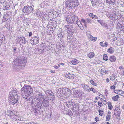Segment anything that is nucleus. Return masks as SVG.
Here are the masks:
<instances>
[{
  "mask_svg": "<svg viewBox=\"0 0 124 124\" xmlns=\"http://www.w3.org/2000/svg\"><path fill=\"white\" fill-rule=\"evenodd\" d=\"M33 89L28 86L25 85L22 88L21 93L22 96L27 101L30 99V95L32 92Z\"/></svg>",
  "mask_w": 124,
  "mask_h": 124,
  "instance_id": "f257e3e1",
  "label": "nucleus"
},
{
  "mask_svg": "<svg viewBox=\"0 0 124 124\" xmlns=\"http://www.w3.org/2000/svg\"><path fill=\"white\" fill-rule=\"evenodd\" d=\"M10 103L11 105H14L18 101L17 93L16 90H12L10 93Z\"/></svg>",
  "mask_w": 124,
  "mask_h": 124,
  "instance_id": "f03ea898",
  "label": "nucleus"
},
{
  "mask_svg": "<svg viewBox=\"0 0 124 124\" xmlns=\"http://www.w3.org/2000/svg\"><path fill=\"white\" fill-rule=\"evenodd\" d=\"M78 0H68L66 2V5L70 8H73L77 6L78 5Z\"/></svg>",
  "mask_w": 124,
  "mask_h": 124,
  "instance_id": "7ed1b4c3",
  "label": "nucleus"
},
{
  "mask_svg": "<svg viewBox=\"0 0 124 124\" xmlns=\"http://www.w3.org/2000/svg\"><path fill=\"white\" fill-rule=\"evenodd\" d=\"M62 96L64 99H67L69 98L71 94V90L67 88H64L62 90Z\"/></svg>",
  "mask_w": 124,
  "mask_h": 124,
  "instance_id": "20e7f679",
  "label": "nucleus"
},
{
  "mask_svg": "<svg viewBox=\"0 0 124 124\" xmlns=\"http://www.w3.org/2000/svg\"><path fill=\"white\" fill-rule=\"evenodd\" d=\"M34 6L32 5L30 6L27 5L25 6L23 8V11L26 14H28L33 11Z\"/></svg>",
  "mask_w": 124,
  "mask_h": 124,
  "instance_id": "39448f33",
  "label": "nucleus"
},
{
  "mask_svg": "<svg viewBox=\"0 0 124 124\" xmlns=\"http://www.w3.org/2000/svg\"><path fill=\"white\" fill-rule=\"evenodd\" d=\"M39 39L38 37L35 36L32 37L30 40L31 44L32 45H35L39 43Z\"/></svg>",
  "mask_w": 124,
  "mask_h": 124,
  "instance_id": "423d86ee",
  "label": "nucleus"
},
{
  "mask_svg": "<svg viewBox=\"0 0 124 124\" xmlns=\"http://www.w3.org/2000/svg\"><path fill=\"white\" fill-rule=\"evenodd\" d=\"M26 58L24 56H20L15 59L13 62H25L27 61Z\"/></svg>",
  "mask_w": 124,
  "mask_h": 124,
  "instance_id": "0eeeda50",
  "label": "nucleus"
},
{
  "mask_svg": "<svg viewBox=\"0 0 124 124\" xmlns=\"http://www.w3.org/2000/svg\"><path fill=\"white\" fill-rule=\"evenodd\" d=\"M121 111L120 108L118 107H116L114 110V115L117 117H120Z\"/></svg>",
  "mask_w": 124,
  "mask_h": 124,
  "instance_id": "6e6552de",
  "label": "nucleus"
},
{
  "mask_svg": "<svg viewBox=\"0 0 124 124\" xmlns=\"http://www.w3.org/2000/svg\"><path fill=\"white\" fill-rule=\"evenodd\" d=\"M67 28V31H69L72 32H74V26L72 25L69 24L66 25L64 26Z\"/></svg>",
  "mask_w": 124,
  "mask_h": 124,
  "instance_id": "1a4fd4ad",
  "label": "nucleus"
},
{
  "mask_svg": "<svg viewBox=\"0 0 124 124\" xmlns=\"http://www.w3.org/2000/svg\"><path fill=\"white\" fill-rule=\"evenodd\" d=\"M74 94L77 97L79 98L81 97L82 95V91L81 90L76 91L74 92Z\"/></svg>",
  "mask_w": 124,
  "mask_h": 124,
  "instance_id": "9d476101",
  "label": "nucleus"
},
{
  "mask_svg": "<svg viewBox=\"0 0 124 124\" xmlns=\"http://www.w3.org/2000/svg\"><path fill=\"white\" fill-rule=\"evenodd\" d=\"M17 112L13 110H10L8 111V115L10 116H14L17 115Z\"/></svg>",
  "mask_w": 124,
  "mask_h": 124,
  "instance_id": "9b49d317",
  "label": "nucleus"
},
{
  "mask_svg": "<svg viewBox=\"0 0 124 124\" xmlns=\"http://www.w3.org/2000/svg\"><path fill=\"white\" fill-rule=\"evenodd\" d=\"M56 22L55 21L51 20H50L47 26H49V25L53 26L54 27H56Z\"/></svg>",
  "mask_w": 124,
  "mask_h": 124,
  "instance_id": "f8f14e48",
  "label": "nucleus"
},
{
  "mask_svg": "<svg viewBox=\"0 0 124 124\" xmlns=\"http://www.w3.org/2000/svg\"><path fill=\"white\" fill-rule=\"evenodd\" d=\"M114 15H113V18H114L115 19L117 20L120 19V16L118 11L115 12H114Z\"/></svg>",
  "mask_w": 124,
  "mask_h": 124,
  "instance_id": "ddd939ff",
  "label": "nucleus"
},
{
  "mask_svg": "<svg viewBox=\"0 0 124 124\" xmlns=\"http://www.w3.org/2000/svg\"><path fill=\"white\" fill-rule=\"evenodd\" d=\"M72 18V15L67 16L66 18V20L67 22L69 23L73 24V22Z\"/></svg>",
  "mask_w": 124,
  "mask_h": 124,
  "instance_id": "4468645a",
  "label": "nucleus"
},
{
  "mask_svg": "<svg viewBox=\"0 0 124 124\" xmlns=\"http://www.w3.org/2000/svg\"><path fill=\"white\" fill-rule=\"evenodd\" d=\"M72 18L73 22V24H76L78 25V18L76 16L72 15Z\"/></svg>",
  "mask_w": 124,
  "mask_h": 124,
  "instance_id": "2eb2a0df",
  "label": "nucleus"
},
{
  "mask_svg": "<svg viewBox=\"0 0 124 124\" xmlns=\"http://www.w3.org/2000/svg\"><path fill=\"white\" fill-rule=\"evenodd\" d=\"M56 49L58 51H62L64 49V48L63 45H56Z\"/></svg>",
  "mask_w": 124,
  "mask_h": 124,
  "instance_id": "dca6fc26",
  "label": "nucleus"
},
{
  "mask_svg": "<svg viewBox=\"0 0 124 124\" xmlns=\"http://www.w3.org/2000/svg\"><path fill=\"white\" fill-rule=\"evenodd\" d=\"M17 40L19 42L22 41V43H24L27 42V41L25 39V38L23 36L18 37L17 38Z\"/></svg>",
  "mask_w": 124,
  "mask_h": 124,
  "instance_id": "f3484780",
  "label": "nucleus"
},
{
  "mask_svg": "<svg viewBox=\"0 0 124 124\" xmlns=\"http://www.w3.org/2000/svg\"><path fill=\"white\" fill-rule=\"evenodd\" d=\"M83 89L85 91H86L88 92H89L91 91L90 88L88 85H84Z\"/></svg>",
  "mask_w": 124,
  "mask_h": 124,
  "instance_id": "a211bd4d",
  "label": "nucleus"
},
{
  "mask_svg": "<svg viewBox=\"0 0 124 124\" xmlns=\"http://www.w3.org/2000/svg\"><path fill=\"white\" fill-rule=\"evenodd\" d=\"M106 1L108 4L113 6L115 5L116 2L115 0H106Z\"/></svg>",
  "mask_w": 124,
  "mask_h": 124,
  "instance_id": "6ab92c4d",
  "label": "nucleus"
},
{
  "mask_svg": "<svg viewBox=\"0 0 124 124\" xmlns=\"http://www.w3.org/2000/svg\"><path fill=\"white\" fill-rule=\"evenodd\" d=\"M47 3L46 2L43 1L42 2L40 5V6L41 8H46L47 7Z\"/></svg>",
  "mask_w": 124,
  "mask_h": 124,
  "instance_id": "aec40b11",
  "label": "nucleus"
},
{
  "mask_svg": "<svg viewBox=\"0 0 124 124\" xmlns=\"http://www.w3.org/2000/svg\"><path fill=\"white\" fill-rule=\"evenodd\" d=\"M88 14L90 17L92 19H93L94 18L98 19V18L97 16L96 15H94L92 13H88Z\"/></svg>",
  "mask_w": 124,
  "mask_h": 124,
  "instance_id": "412c9836",
  "label": "nucleus"
},
{
  "mask_svg": "<svg viewBox=\"0 0 124 124\" xmlns=\"http://www.w3.org/2000/svg\"><path fill=\"white\" fill-rule=\"evenodd\" d=\"M110 114V112L108 111V112L106 117V121H108L110 119L111 117Z\"/></svg>",
  "mask_w": 124,
  "mask_h": 124,
  "instance_id": "4be33fe9",
  "label": "nucleus"
},
{
  "mask_svg": "<svg viewBox=\"0 0 124 124\" xmlns=\"http://www.w3.org/2000/svg\"><path fill=\"white\" fill-rule=\"evenodd\" d=\"M119 98V96L118 95H117L116 96H113L112 98L113 100L115 101H118Z\"/></svg>",
  "mask_w": 124,
  "mask_h": 124,
  "instance_id": "5701e85b",
  "label": "nucleus"
},
{
  "mask_svg": "<svg viewBox=\"0 0 124 124\" xmlns=\"http://www.w3.org/2000/svg\"><path fill=\"white\" fill-rule=\"evenodd\" d=\"M9 18V16L7 14V15H5L4 16L3 19L2 20V22H5L8 20Z\"/></svg>",
  "mask_w": 124,
  "mask_h": 124,
  "instance_id": "b1692460",
  "label": "nucleus"
},
{
  "mask_svg": "<svg viewBox=\"0 0 124 124\" xmlns=\"http://www.w3.org/2000/svg\"><path fill=\"white\" fill-rule=\"evenodd\" d=\"M107 105L109 109L110 110H112L113 108V107L112 105V103L111 102L109 101L107 102Z\"/></svg>",
  "mask_w": 124,
  "mask_h": 124,
  "instance_id": "393cba45",
  "label": "nucleus"
},
{
  "mask_svg": "<svg viewBox=\"0 0 124 124\" xmlns=\"http://www.w3.org/2000/svg\"><path fill=\"white\" fill-rule=\"evenodd\" d=\"M114 48L112 47H110L108 49L107 52L110 53L112 54L114 53Z\"/></svg>",
  "mask_w": 124,
  "mask_h": 124,
  "instance_id": "a878e982",
  "label": "nucleus"
},
{
  "mask_svg": "<svg viewBox=\"0 0 124 124\" xmlns=\"http://www.w3.org/2000/svg\"><path fill=\"white\" fill-rule=\"evenodd\" d=\"M10 3L8 2L5 5H4V10H6L9 9L10 7Z\"/></svg>",
  "mask_w": 124,
  "mask_h": 124,
  "instance_id": "bb28decb",
  "label": "nucleus"
},
{
  "mask_svg": "<svg viewBox=\"0 0 124 124\" xmlns=\"http://www.w3.org/2000/svg\"><path fill=\"white\" fill-rule=\"evenodd\" d=\"M43 14L42 12L40 11L39 10H38L36 13V15L37 16H40V17H42L41 16Z\"/></svg>",
  "mask_w": 124,
  "mask_h": 124,
  "instance_id": "cd10ccee",
  "label": "nucleus"
},
{
  "mask_svg": "<svg viewBox=\"0 0 124 124\" xmlns=\"http://www.w3.org/2000/svg\"><path fill=\"white\" fill-rule=\"evenodd\" d=\"M122 22H118L117 23V25L118 26L117 27L118 29H120L121 30L123 27V25H122L121 23Z\"/></svg>",
  "mask_w": 124,
  "mask_h": 124,
  "instance_id": "c85d7f7f",
  "label": "nucleus"
},
{
  "mask_svg": "<svg viewBox=\"0 0 124 124\" xmlns=\"http://www.w3.org/2000/svg\"><path fill=\"white\" fill-rule=\"evenodd\" d=\"M116 60V58L114 56H110L109 60L111 62L115 61Z\"/></svg>",
  "mask_w": 124,
  "mask_h": 124,
  "instance_id": "c756f323",
  "label": "nucleus"
},
{
  "mask_svg": "<svg viewBox=\"0 0 124 124\" xmlns=\"http://www.w3.org/2000/svg\"><path fill=\"white\" fill-rule=\"evenodd\" d=\"M64 75L65 77L67 78H72V76L70 73H67L65 74Z\"/></svg>",
  "mask_w": 124,
  "mask_h": 124,
  "instance_id": "7c9ffc66",
  "label": "nucleus"
},
{
  "mask_svg": "<svg viewBox=\"0 0 124 124\" xmlns=\"http://www.w3.org/2000/svg\"><path fill=\"white\" fill-rule=\"evenodd\" d=\"M94 56V54L93 52L89 53L88 54V56L90 58H92Z\"/></svg>",
  "mask_w": 124,
  "mask_h": 124,
  "instance_id": "2f4dec72",
  "label": "nucleus"
},
{
  "mask_svg": "<svg viewBox=\"0 0 124 124\" xmlns=\"http://www.w3.org/2000/svg\"><path fill=\"white\" fill-rule=\"evenodd\" d=\"M55 27H54L53 26L50 25H49V26H48L47 25V28L48 29L47 30V31H49L50 30H51V29H52V30L53 31V29H55Z\"/></svg>",
  "mask_w": 124,
  "mask_h": 124,
  "instance_id": "473e14b6",
  "label": "nucleus"
},
{
  "mask_svg": "<svg viewBox=\"0 0 124 124\" xmlns=\"http://www.w3.org/2000/svg\"><path fill=\"white\" fill-rule=\"evenodd\" d=\"M49 102L48 101H45L43 104V106L45 107H47L49 106Z\"/></svg>",
  "mask_w": 124,
  "mask_h": 124,
  "instance_id": "72a5a7b5",
  "label": "nucleus"
},
{
  "mask_svg": "<svg viewBox=\"0 0 124 124\" xmlns=\"http://www.w3.org/2000/svg\"><path fill=\"white\" fill-rule=\"evenodd\" d=\"M87 23H93V20L90 18H87L86 19Z\"/></svg>",
  "mask_w": 124,
  "mask_h": 124,
  "instance_id": "f704fd0d",
  "label": "nucleus"
},
{
  "mask_svg": "<svg viewBox=\"0 0 124 124\" xmlns=\"http://www.w3.org/2000/svg\"><path fill=\"white\" fill-rule=\"evenodd\" d=\"M99 113V115L101 116H102L104 114V111L103 110H98Z\"/></svg>",
  "mask_w": 124,
  "mask_h": 124,
  "instance_id": "c9c22d12",
  "label": "nucleus"
},
{
  "mask_svg": "<svg viewBox=\"0 0 124 124\" xmlns=\"http://www.w3.org/2000/svg\"><path fill=\"white\" fill-rule=\"evenodd\" d=\"M100 99L102 101L103 99H106V98L105 96L102 94H100L99 96Z\"/></svg>",
  "mask_w": 124,
  "mask_h": 124,
  "instance_id": "e433bc0d",
  "label": "nucleus"
},
{
  "mask_svg": "<svg viewBox=\"0 0 124 124\" xmlns=\"http://www.w3.org/2000/svg\"><path fill=\"white\" fill-rule=\"evenodd\" d=\"M90 82L91 84L94 85L95 86H96L97 85V84L96 83H95L94 81L92 79H91L90 80Z\"/></svg>",
  "mask_w": 124,
  "mask_h": 124,
  "instance_id": "4c0bfd02",
  "label": "nucleus"
},
{
  "mask_svg": "<svg viewBox=\"0 0 124 124\" xmlns=\"http://www.w3.org/2000/svg\"><path fill=\"white\" fill-rule=\"evenodd\" d=\"M118 94L123 96H124V92L121 90H119Z\"/></svg>",
  "mask_w": 124,
  "mask_h": 124,
  "instance_id": "58836bf2",
  "label": "nucleus"
},
{
  "mask_svg": "<svg viewBox=\"0 0 124 124\" xmlns=\"http://www.w3.org/2000/svg\"><path fill=\"white\" fill-rule=\"evenodd\" d=\"M14 118L17 120H20V118H19V116L17 113V115L14 116Z\"/></svg>",
  "mask_w": 124,
  "mask_h": 124,
  "instance_id": "ea45409f",
  "label": "nucleus"
},
{
  "mask_svg": "<svg viewBox=\"0 0 124 124\" xmlns=\"http://www.w3.org/2000/svg\"><path fill=\"white\" fill-rule=\"evenodd\" d=\"M103 60L105 61H107L108 59V58L107 55L106 54L103 55Z\"/></svg>",
  "mask_w": 124,
  "mask_h": 124,
  "instance_id": "a19ab883",
  "label": "nucleus"
},
{
  "mask_svg": "<svg viewBox=\"0 0 124 124\" xmlns=\"http://www.w3.org/2000/svg\"><path fill=\"white\" fill-rule=\"evenodd\" d=\"M97 21L101 25L103 26L104 24V23L102 20H97Z\"/></svg>",
  "mask_w": 124,
  "mask_h": 124,
  "instance_id": "79ce46f5",
  "label": "nucleus"
},
{
  "mask_svg": "<svg viewBox=\"0 0 124 124\" xmlns=\"http://www.w3.org/2000/svg\"><path fill=\"white\" fill-rule=\"evenodd\" d=\"M73 32L70 31V32L68 34L67 38L68 39H70V37H71L72 35V33Z\"/></svg>",
  "mask_w": 124,
  "mask_h": 124,
  "instance_id": "37998d69",
  "label": "nucleus"
},
{
  "mask_svg": "<svg viewBox=\"0 0 124 124\" xmlns=\"http://www.w3.org/2000/svg\"><path fill=\"white\" fill-rule=\"evenodd\" d=\"M81 21L83 22L85 24V26L86 27V20H85L83 19H82L81 20Z\"/></svg>",
  "mask_w": 124,
  "mask_h": 124,
  "instance_id": "c03bdc74",
  "label": "nucleus"
},
{
  "mask_svg": "<svg viewBox=\"0 0 124 124\" xmlns=\"http://www.w3.org/2000/svg\"><path fill=\"white\" fill-rule=\"evenodd\" d=\"M64 64V63H60V64L58 65V66H54V67L55 69H57L59 67H60V65H63Z\"/></svg>",
  "mask_w": 124,
  "mask_h": 124,
  "instance_id": "a18cd8bd",
  "label": "nucleus"
},
{
  "mask_svg": "<svg viewBox=\"0 0 124 124\" xmlns=\"http://www.w3.org/2000/svg\"><path fill=\"white\" fill-rule=\"evenodd\" d=\"M98 105L101 107L103 106V104L100 101H99L98 102Z\"/></svg>",
  "mask_w": 124,
  "mask_h": 124,
  "instance_id": "49530a36",
  "label": "nucleus"
},
{
  "mask_svg": "<svg viewBox=\"0 0 124 124\" xmlns=\"http://www.w3.org/2000/svg\"><path fill=\"white\" fill-rule=\"evenodd\" d=\"M52 14L53 15H55L56 17H57L59 15L58 13V12H57L55 11H54V12H53Z\"/></svg>",
  "mask_w": 124,
  "mask_h": 124,
  "instance_id": "de8ad7c7",
  "label": "nucleus"
},
{
  "mask_svg": "<svg viewBox=\"0 0 124 124\" xmlns=\"http://www.w3.org/2000/svg\"><path fill=\"white\" fill-rule=\"evenodd\" d=\"M115 77L114 75H112L110 76V80H113L115 79Z\"/></svg>",
  "mask_w": 124,
  "mask_h": 124,
  "instance_id": "09e8293b",
  "label": "nucleus"
},
{
  "mask_svg": "<svg viewBox=\"0 0 124 124\" xmlns=\"http://www.w3.org/2000/svg\"><path fill=\"white\" fill-rule=\"evenodd\" d=\"M90 89L91 90V91H92L93 93H96V90L94 88H93V87H91V88H90Z\"/></svg>",
  "mask_w": 124,
  "mask_h": 124,
  "instance_id": "8fccbe9b",
  "label": "nucleus"
},
{
  "mask_svg": "<svg viewBox=\"0 0 124 124\" xmlns=\"http://www.w3.org/2000/svg\"><path fill=\"white\" fill-rule=\"evenodd\" d=\"M105 94L106 96H107L108 94V91L106 89L105 90Z\"/></svg>",
  "mask_w": 124,
  "mask_h": 124,
  "instance_id": "3c124183",
  "label": "nucleus"
},
{
  "mask_svg": "<svg viewBox=\"0 0 124 124\" xmlns=\"http://www.w3.org/2000/svg\"><path fill=\"white\" fill-rule=\"evenodd\" d=\"M91 2L92 6H94L96 5V2L92 1Z\"/></svg>",
  "mask_w": 124,
  "mask_h": 124,
  "instance_id": "603ef678",
  "label": "nucleus"
},
{
  "mask_svg": "<svg viewBox=\"0 0 124 124\" xmlns=\"http://www.w3.org/2000/svg\"><path fill=\"white\" fill-rule=\"evenodd\" d=\"M116 86L114 85H113L110 86V88L111 89L115 90L116 88Z\"/></svg>",
  "mask_w": 124,
  "mask_h": 124,
  "instance_id": "864d4df0",
  "label": "nucleus"
},
{
  "mask_svg": "<svg viewBox=\"0 0 124 124\" xmlns=\"http://www.w3.org/2000/svg\"><path fill=\"white\" fill-rule=\"evenodd\" d=\"M100 72L101 75L102 76H103L104 74V70L102 69L101 70Z\"/></svg>",
  "mask_w": 124,
  "mask_h": 124,
  "instance_id": "5fc2aeb1",
  "label": "nucleus"
},
{
  "mask_svg": "<svg viewBox=\"0 0 124 124\" xmlns=\"http://www.w3.org/2000/svg\"><path fill=\"white\" fill-rule=\"evenodd\" d=\"M121 76H124V70H122L121 73H119Z\"/></svg>",
  "mask_w": 124,
  "mask_h": 124,
  "instance_id": "6e6d98bb",
  "label": "nucleus"
},
{
  "mask_svg": "<svg viewBox=\"0 0 124 124\" xmlns=\"http://www.w3.org/2000/svg\"><path fill=\"white\" fill-rule=\"evenodd\" d=\"M47 93H48V94H49L50 95H51V96H52V95L51 92V91L50 90H48L47 91Z\"/></svg>",
  "mask_w": 124,
  "mask_h": 124,
  "instance_id": "4d7b16f0",
  "label": "nucleus"
},
{
  "mask_svg": "<svg viewBox=\"0 0 124 124\" xmlns=\"http://www.w3.org/2000/svg\"><path fill=\"white\" fill-rule=\"evenodd\" d=\"M95 120L97 122L98 121H99V118L98 117H96L95 118Z\"/></svg>",
  "mask_w": 124,
  "mask_h": 124,
  "instance_id": "13d9d810",
  "label": "nucleus"
},
{
  "mask_svg": "<svg viewBox=\"0 0 124 124\" xmlns=\"http://www.w3.org/2000/svg\"><path fill=\"white\" fill-rule=\"evenodd\" d=\"M102 100L103 101L102 102V103L104 105H106L107 103V101L106 100V99H103V100Z\"/></svg>",
  "mask_w": 124,
  "mask_h": 124,
  "instance_id": "bf43d9fd",
  "label": "nucleus"
},
{
  "mask_svg": "<svg viewBox=\"0 0 124 124\" xmlns=\"http://www.w3.org/2000/svg\"><path fill=\"white\" fill-rule=\"evenodd\" d=\"M97 39V37H93L92 38L91 40L93 41H95Z\"/></svg>",
  "mask_w": 124,
  "mask_h": 124,
  "instance_id": "052dcab7",
  "label": "nucleus"
},
{
  "mask_svg": "<svg viewBox=\"0 0 124 124\" xmlns=\"http://www.w3.org/2000/svg\"><path fill=\"white\" fill-rule=\"evenodd\" d=\"M109 72V71L108 70H105L104 71V74H108Z\"/></svg>",
  "mask_w": 124,
  "mask_h": 124,
  "instance_id": "680f3d73",
  "label": "nucleus"
},
{
  "mask_svg": "<svg viewBox=\"0 0 124 124\" xmlns=\"http://www.w3.org/2000/svg\"><path fill=\"white\" fill-rule=\"evenodd\" d=\"M119 90H115L114 91V93H116V94H118V93H119Z\"/></svg>",
  "mask_w": 124,
  "mask_h": 124,
  "instance_id": "e2e57ef3",
  "label": "nucleus"
},
{
  "mask_svg": "<svg viewBox=\"0 0 124 124\" xmlns=\"http://www.w3.org/2000/svg\"><path fill=\"white\" fill-rule=\"evenodd\" d=\"M108 45V44L107 42L106 41H105V43H104V47H107Z\"/></svg>",
  "mask_w": 124,
  "mask_h": 124,
  "instance_id": "0e129e2a",
  "label": "nucleus"
},
{
  "mask_svg": "<svg viewBox=\"0 0 124 124\" xmlns=\"http://www.w3.org/2000/svg\"><path fill=\"white\" fill-rule=\"evenodd\" d=\"M103 42H101L100 43V44L102 47H104V46L103 43Z\"/></svg>",
  "mask_w": 124,
  "mask_h": 124,
  "instance_id": "69168bd1",
  "label": "nucleus"
},
{
  "mask_svg": "<svg viewBox=\"0 0 124 124\" xmlns=\"http://www.w3.org/2000/svg\"><path fill=\"white\" fill-rule=\"evenodd\" d=\"M88 37L89 38H90L91 40L92 39V38L93 37V36L91 35H89L88 36Z\"/></svg>",
  "mask_w": 124,
  "mask_h": 124,
  "instance_id": "338daca9",
  "label": "nucleus"
},
{
  "mask_svg": "<svg viewBox=\"0 0 124 124\" xmlns=\"http://www.w3.org/2000/svg\"><path fill=\"white\" fill-rule=\"evenodd\" d=\"M123 27L122 28V29L121 30V31H122L123 32H124V23H123Z\"/></svg>",
  "mask_w": 124,
  "mask_h": 124,
  "instance_id": "774afa93",
  "label": "nucleus"
}]
</instances>
